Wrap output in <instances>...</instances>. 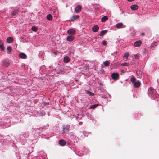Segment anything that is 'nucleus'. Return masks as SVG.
I'll use <instances>...</instances> for the list:
<instances>
[{
    "instance_id": "nucleus-36",
    "label": "nucleus",
    "mask_w": 159,
    "mask_h": 159,
    "mask_svg": "<svg viewBox=\"0 0 159 159\" xmlns=\"http://www.w3.org/2000/svg\"><path fill=\"white\" fill-rule=\"evenodd\" d=\"M154 44L155 45V46H156V44H157V43H154Z\"/></svg>"
},
{
    "instance_id": "nucleus-29",
    "label": "nucleus",
    "mask_w": 159,
    "mask_h": 159,
    "mask_svg": "<svg viewBox=\"0 0 159 159\" xmlns=\"http://www.w3.org/2000/svg\"><path fill=\"white\" fill-rule=\"evenodd\" d=\"M31 30H32L36 32L37 31L38 29L35 26H33L31 28Z\"/></svg>"
},
{
    "instance_id": "nucleus-18",
    "label": "nucleus",
    "mask_w": 159,
    "mask_h": 159,
    "mask_svg": "<svg viewBox=\"0 0 159 159\" xmlns=\"http://www.w3.org/2000/svg\"><path fill=\"white\" fill-rule=\"evenodd\" d=\"M136 80V79L134 76H132L131 78H130V81L131 82L134 84Z\"/></svg>"
},
{
    "instance_id": "nucleus-3",
    "label": "nucleus",
    "mask_w": 159,
    "mask_h": 159,
    "mask_svg": "<svg viewBox=\"0 0 159 159\" xmlns=\"http://www.w3.org/2000/svg\"><path fill=\"white\" fill-rule=\"evenodd\" d=\"M70 127L69 125H66L63 126V132L64 133H67L69 131V129Z\"/></svg>"
},
{
    "instance_id": "nucleus-30",
    "label": "nucleus",
    "mask_w": 159,
    "mask_h": 159,
    "mask_svg": "<svg viewBox=\"0 0 159 159\" xmlns=\"http://www.w3.org/2000/svg\"><path fill=\"white\" fill-rule=\"evenodd\" d=\"M45 115V113L44 112L42 111L40 112L39 114L40 116H43Z\"/></svg>"
},
{
    "instance_id": "nucleus-35",
    "label": "nucleus",
    "mask_w": 159,
    "mask_h": 159,
    "mask_svg": "<svg viewBox=\"0 0 159 159\" xmlns=\"http://www.w3.org/2000/svg\"><path fill=\"white\" fill-rule=\"evenodd\" d=\"M142 36H144L145 35V34L144 33H142Z\"/></svg>"
},
{
    "instance_id": "nucleus-20",
    "label": "nucleus",
    "mask_w": 159,
    "mask_h": 159,
    "mask_svg": "<svg viewBox=\"0 0 159 159\" xmlns=\"http://www.w3.org/2000/svg\"><path fill=\"white\" fill-rule=\"evenodd\" d=\"M0 49L2 51L4 50V48L3 46V43L2 41L0 40Z\"/></svg>"
},
{
    "instance_id": "nucleus-9",
    "label": "nucleus",
    "mask_w": 159,
    "mask_h": 159,
    "mask_svg": "<svg viewBox=\"0 0 159 159\" xmlns=\"http://www.w3.org/2000/svg\"><path fill=\"white\" fill-rule=\"evenodd\" d=\"M134 86L136 88H139L140 87L141 83L139 81L135 82L134 84Z\"/></svg>"
},
{
    "instance_id": "nucleus-28",
    "label": "nucleus",
    "mask_w": 159,
    "mask_h": 159,
    "mask_svg": "<svg viewBox=\"0 0 159 159\" xmlns=\"http://www.w3.org/2000/svg\"><path fill=\"white\" fill-rule=\"evenodd\" d=\"M7 53H9L12 50L10 46H8L7 48Z\"/></svg>"
},
{
    "instance_id": "nucleus-2",
    "label": "nucleus",
    "mask_w": 159,
    "mask_h": 159,
    "mask_svg": "<svg viewBox=\"0 0 159 159\" xmlns=\"http://www.w3.org/2000/svg\"><path fill=\"white\" fill-rule=\"evenodd\" d=\"M119 75L118 73H113L111 75L112 79L115 80H117L118 79Z\"/></svg>"
},
{
    "instance_id": "nucleus-12",
    "label": "nucleus",
    "mask_w": 159,
    "mask_h": 159,
    "mask_svg": "<svg viewBox=\"0 0 159 159\" xmlns=\"http://www.w3.org/2000/svg\"><path fill=\"white\" fill-rule=\"evenodd\" d=\"M67 33L69 34L73 35L75 34V31L73 29H70L68 30Z\"/></svg>"
},
{
    "instance_id": "nucleus-24",
    "label": "nucleus",
    "mask_w": 159,
    "mask_h": 159,
    "mask_svg": "<svg viewBox=\"0 0 159 159\" xmlns=\"http://www.w3.org/2000/svg\"><path fill=\"white\" fill-rule=\"evenodd\" d=\"M47 18L49 20H52V17L51 14H48L47 16Z\"/></svg>"
},
{
    "instance_id": "nucleus-15",
    "label": "nucleus",
    "mask_w": 159,
    "mask_h": 159,
    "mask_svg": "<svg viewBox=\"0 0 159 159\" xmlns=\"http://www.w3.org/2000/svg\"><path fill=\"white\" fill-rule=\"evenodd\" d=\"M99 29V27L98 25H95L92 28L93 31L95 32H97Z\"/></svg>"
},
{
    "instance_id": "nucleus-21",
    "label": "nucleus",
    "mask_w": 159,
    "mask_h": 159,
    "mask_svg": "<svg viewBox=\"0 0 159 159\" xmlns=\"http://www.w3.org/2000/svg\"><path fill=\"white\" fill-rule=\"evenodd\" d=\"M18 10L17 9L15 10L11 14L12 15L14 16L15 15H16V14H17L18 12Z\"/></svg>"
},
{
    "instance_id": "nucleus-14",
    "label": "nucleus",
    "mask_w": 159,
    "mask_h": 159,
    "mask_svg": "<svg viewBox=\"0 0 159 159\" xmlns=\"http://www.w3.org/2000/svg\"><path fill=\"white\" fill-rule=\"evenodd\" d=\"M70 61V59L69 57L66 56L64 58L63 61L65 63H68Z\"/></svg>"
},
{
    "instance_id": "nucleus-31",
    "label": "nucleus",
    "mask_w": 159,
    "mask_h": 159,
    "mask_svg": "<svg viewBox=\"0 0 159 159\" xmlns=\"http://www.w3.org/2000/svg\"><path fill=\"white\" fill-rule=\"evenodd\" d=\"M102 44L103 45L106 46L107 44L105 40H103L102 41Z\"/></svg>"
},
{
    "instance_id": "nucleus-19",
    "label": "nucleus",
    "mask_w": 159,
    "mask_h": 159,
    "mask_svg": "<svg viewBox=\"0 0 159 159\" xmlns=\"http://www.w3.org/2000/svg\"><path fill=\"white\" fill-rule=\"evenodd\" d=\"M129 54L128 52L125 53L123 56V58H125L126 60H128V57L129 56Z\"/></svg>"
},
{
    "instance_id": "nucleus-23",
    "label": "nucleus",
    "mask_w": 159,
    "mask_h": 159,
    "mask_svg": "<svg viewBox=\"0 0 159 159\" xmlns=\"http://www.w3.org/2000/svg\"><path fill=\"white\" fill-rule=\"evenodd\" d=\"M103 63L105 66H108L110 64V62L108 61H106L103 62Z\"/></svg>"
},
{
    "instance_id": "nucleus-25",
    "label": "nucleus",
    "mask_w": 159,
    "mask_h": 159,
    "mask_svg": "<svg viewBox=\"0 0 159 159\" xmlns=\"http://www.w3.org/2000/svg\"><path fill=\"white\" fill-rule=\"evenodd\" d=\"M98 105V104H97L93 105L90 107L89 109H94Z\"/></svg>"
},
{
    "instance_id": "nucleus-33",
    "label": "nucleus",
    "mask_w": 159,
    "mask_h": 159,
    "mask_svg": "<svg viewBox=\"0 0 159 159\" xmlns=\"http://www.w3.org/2000/svg\"><path fill=\"white\" fill-rule=\"evenodd\" d=\"M121 74L122 75L123 74L125 73V71L123 70H121Z\"/></svg>"
},
{
    "instance_id": "nucleus-10",
    "label": "nucleus",
    "mask_w": 159,
    "mask_h": 159,
    "mask_svg": "<svg viewBox=\"0 0 159 159\" xmlns=\"http://www.w3.org/2000/svg\"><path fill=\"white\" fill-rule=\"evenodd\" d=\"M59 144L61 146H63L66 144V142L64 140L61 139L59 141Z\"/></svg>"
},
{
    "instance_id": "nucleus-7",
    "label": "nucleus",
    "mask_w": 159,
    "mask_h": 159,
    "mask_svg": "<svg viewBox=\"0 0 159 159\" xmlns=\"http://www.w3.org/2000/svg\"><path fill=\"white\" fill-rule=\"evenodd\" d=\"M80 17L79 15H75L72 16L70 20V21H73L77 19Z\"/></svg>"
},
{
    "instance_id": "nucleus-13",
    "label": "nucleus",
    "mask_w": 159,
    "mask_h": 159,
    "mask_svg": "<svg viewBox=\"0 0 159 159\" xmlns=\"http://www.w3.org/2000/svg\"><path fill=\"white\" fill-rule=\"evenodd\" d=\"M13 39L11 37H9L7 38L6 40V42L8 43H11L13 41Z\"/></svg>"
},
{
    "instance_id": "nucleus-16",
    "label": "nucleus",
    "mask_w": 159,
    "mask_h": 159,
    "mask_svg": "<svg viewBox=\"0 0 159 159\" xmlns=\"http://www.w3.org/2000/svg\"><path fill=\"white\" fill-rule=\"evenodd\" d=\"M138 7V6L137 5H132L130 7L131 9L133 10H137Z\"/></svg>"
},
{
    "instance_id": "nucleus-34",
    "label": "nucleus",
    "mask_w": 159,
    "mask_h": 159,
    "mask_svg": "<svg viewBox=\"0 0 159 159\" xmlns=\"http://www.w3.org/2000/svg\"><path fill=\"white\" fill-rule=\"evenodd\" d=\"M138 72H139V74L140 73H141V75L142 74V72H140V71H137V74H138Z\"/></svg>"
},
{
    "instance_id": "nucleus-4",
    "label": "nucleus",
    "mask_w": 159,
    "mask_h": 159,
    "mask_svg": "<svg viewBox=\"0 0 159 159\" xmlns=\"http://www.w3.org/2000/svg\"><path fill=\"white\" fill-rule=\"evenodd\" d=\"M82 6L80 5H78L75 8V11L76 13L80 12L82 9Z\"/></svg>"
},
{
    "instance_id": "nucleus-1",
    "label": "nucleus",
    "mask_w": 159,
    "mask_h": 159,
    "mask_svg": "<svg viewBox=\"0 0 159 159\" xmlns=\"http://www.w3.org/2000/svg\"><path fill=\"white\" fill-rule=\"evenodd\" d=\"M148 95L151 98L155 99L159 97V95L156 90L152 87L149 88L148 91Z\"/></svg>"
},
{
    "instance_id": "nucleus-27",
    "label": "nucleus",
    "mask_w": 159,
    "mask_h": 159,
    "mask_svg": "<svg viewBox=\"0 0 159 159\" xmlns=\"http://www.w3.org/2000/svg\"><path fill=\"white\" fill-rule=\"evenodd\" d=\"M87 93L89 95L91 96H93L94 95V93H93L88 91H87Z\"/></svg>"
},
{
    "instance_id": "nucleus-8",
    "label": "nucleus",
    "mask_w": 159,
    "mask_h": 159,
    "mask_svg": "<svg viewBox=\"0 0 159 159\" xmlns=\"http://www.w3.org/2000/svg\"><path fill=\"white\" fill-rule=\"evenodd\" d=\"M142 44V41L141 40H138L135 42L134 44V45L135 47L140 46Z\"/></svg>"
},
{
    "instance_id": "nucleus-5",
    "label": "nucleus",
    "mask_w": 159,
    "mask_h": 159,
    "mask_svg": "<svg viewBox=\"0 0 159 159\" xmlns=\"http://www.w3.org/2000/svg\"><path fill=\"white\" fill-rule=\"evenodd\" d=\"M126 26L123 25L122 23H119L116 24V27L118 29L120 28H124Z\"/></svg>"
},
{
    "instance_id": "nucleus-26",
    "label": "nucleus",
    "mask_w": 159,
    "mask_h": 159,
    "mask_svg": "<svg viewBox=\"0 0 159 159\" xmlns=\"http://www.w3.org/2000/svg\"><path fill=\"white\" fill-rule=\"evenodd\" d=\"M107 31L106 30H102L100 32L99 34V35L100 36H103V35L106 33L107 32Z\"/></svg>"
},
{
    "instance_id": "nucleus-6",
    "label": "nucleus",
    "mask_w": 159,
    "mask_h": 159,
    "mask_svg": "<svg viewBox=\"0 0 159 159\" xmlns=\"http://www.w3.org/2000/svg\"><path fill=\"white\" fill-rule=\"evenodd\" d=\"M10 64V62L8 59H6L3 61V65L6 67L9 66Z\"/></svg>"
},
{
    "instance_id": "nucleus-11",
    "label": "nucleus",
    "mask_w": 159,
    "mask_h": 159,
    "mask_svg": "<svg viewBox=\"0 0 159 159\" xmlns=\"http://www.w3.org/2000/svg\"><path fill=\"white\" fill-rule=\"evenodd\" d=\"M74 39V37L72 35H69L67 37V40L69 42H71Z\"/></svg>"
},
{
    "instance_id": "nucleus-17",
    "label": "nucleus",
    "mask_w": 159,
    "mask_h": 159,
    "mask_svg": "<svg viewBox=\"0 0 159 159\" xmlns=\"http://www.w3.org/2000/svg\"><path fill=\"white\" fill-rule=\"evenodd\" d=\"M26 56V55L24 54V53H20L19 54V57L20 58H22V59H24L25 58Z\"/></svg>"
},
{
    "instance_id": "nucleus-22",
    "label": "nucleus",
    "mask_w": 159,
    "mask_h": 159,
    "mask_svg": "<svg viewBox=\"0 0 159 159\" xmlns=\"http://www.w3.org/2000/svg\"><path fill=\"white\" fill-rule=\"evenodd\" d=\"M108 17L107 16H104L101 19V21L102 22H105L108 20Z\"/></svg>"
},
{
    "instance_id": "nucleus-32",
    "label": "nucleus",
    "mask_w": 159,
    "mask_h": 159,
    "mask_svg": "<svg viewBox=\"0 0 159 159\" xmlns=\"http://www.w3.org/2000/svg\"><path fill=\"white\" fill-rule=\"evenodd\" d=\"M128 64L127 63H124L121 64V65L123 66H128Z\"/></svg>"
}]
</instances>
